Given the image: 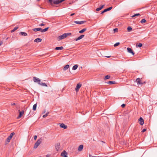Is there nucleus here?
I'll use <instances>...</instances> for the list:
<instances>
[{"label": "nucleus", "instance_id": "nucleus-1", "mask_svg": "<svg viewBox=\"0 0 157 157\" xmlns=\"http://www.w3.org/2000/svg\"><path fill=\"white\" fill-rule=\"evenodd\" d=\"M65 0H48V2L51 5H53V4L57 5L60 3L63 2Z\"/></svg>", "mask_w": 157, "mask_h": 157}, {"label": "nucleus", "instance_id": "nucleus-2", "mask_svg": "<svg viewBox=\"0 0 157 157\" xmlns=\"http://www.w3.org/2000/svg\"><path fill=\"white\" fill-rule=\"evenodd\" d=\"M71 33H64L62 35L59 36L57 37V39L58 40H60L66 38L67 36L71 35Z\"/></svg>", "mask_w": 157, "mask_h": 157}, {"label": "nucleus", "instance_id": "nucleus-3", "mask_svg": "<svg viewBox=\"0 0 157 157\" xmlns=\"http://www.w3.org/2000/svg\"><path fill=\"white\" fill-rule=\"evenodd\" d=\"M14 134L15 133L14 132H12L10 134V135L6 140L5 144V145L8 144V143L10 142V140L12 139V137Z\"/></svg>", "mask_w": 157, "mask_h": 157}, {"label": "nucleus", "instance_id": "nucleus-4", "mask_svg": "<svg viewBox=\"0 0 157 157\" xmlns=\"http://www.w3.org/2000/svg\"><path fill=\"white\" fill-rule=\"evenodd\" d=\"M42 140V139L41 138H40L38 139L35 143L34 145V148L35 149L39 145V144H40L41 143Z\"/></svg>", "mask_w": 157, "mask_h": 157}, {"label": "nucleus", "instance_id": "nucleus-5", "mask_svg": "<svg viewBox=\"0 0 157 157\" xmlns=\"http://www.w3.org/2000/svg\"><path fill=\"white\" fill-rule=\"evenodd\" d=\"M33 80L35 82H37L39 84L40 82V80L38 78H36L35 77H33Z\"/></svg>", "mask_w": 157, "mask_h": 157}, {"label": "nucleus", "instance_id": "nucleus-6", "mask_svg": "<svg viewBox=\"0 0 157 157\" xmlns=\"http://www.w3.org/2000/svg\"><path fill=\"white\" fill-rule=\"evenodd\" d=\"M112 9V7L111 6V7H110L109 8H108L107 9H105L103 11H102L101 12V14H103L104 13L107 11H109L111 10Z\"/></svg>", "mask_w": 157, "mask_h": 157}, {"label": "nucleus", "instance_id": "nucleus-7", "mask_svg": "<svg viewBox=\"0 0 157 157\" xmlns=\"http://www.w3.org/2000/svg\"><path fill=\"white\" fill-rule=\"evenodd\" d=\"M82 85L81 84L78 83L77 84L76 88H75V91L76 92H78L80 88L82 86Z\"/></svg>", "mask_w": 157, "mask_h": 157}, {"label": "nucleus", "instance_id": "nucleus-8", "mask_svg": "<svg viewBox=\"0 0 157 157\" xmlns=\"http://www.w3.org/2000/svg\"><path fill=\"white\" fill-rule=\"evenodd\" d=\"M61 156L63 157H68L67 153L65 151H63L61 154Z\"/></svg>", "mask_w": 157, "mask_h": 157}, {"label": "nucleus", "instance_id": "nucleus-9", "mask_svg": "<svg viewBox=\"0 0 157 157\" xmlns=\"http://www.w3.org/2000/svg\"><path fill=\"white\" fill-rule=\"evenodd\" d=\"M136 81L137 82V84L142 85L144 84V83H142L140 79L139 78H137L136 79Z\"/></svg>", "mask_w": 157, "mask_h": 157}, {"label": "nucleus", "instance_id": "nucleus-10", "mask_svg": "<svg viewBox=\"0 0 157 157\" xmlns=\"http://www.w3.org/2000/svg\"><path fill=\"white\" fill-rule=\"evenodd\" d=\"M86 22V21H74V23L78 24H82L85 23Z\"/></svg>", "mask_w": 157, "mask_h": 157}, {"label": "nucleus", "instance_id": "nucleus-11", "mask_svg": "<svg viewBox=\"0 0 157 157\" xmlns=\"http://www.w3.org/2000/svg\"><path fill=\"white\" fill-rule=\"evenodd\" d=\"M59 124L60 125V127L61 128H63L64 129H66L67 127V126L65 125L63 123H59Z\"/></svg>", "mask_w": 157, "mask_h": 157}, {"label": "nucleus", "instance_id": "nucleus-12", "mask_svg": "<svg viewBox=\"0 0 157 157\" xmlns=\"http://www.w3.org/2000/svg\"><path fill=\"white\" fill-rule=\"evenodd\" d=\"M127 50L129 53L132 54L133 55H134L135 54L134 52H133L132 49L130 48H127Z\"/></svg>", "mask_w": 157, "mask_h": 157}, {"label": "nucleus", "instance_id": "nucleus-13", "mask_svg": "<svg viewBox=\"0 0 157 157\" xmlns=\"http://www.w3.org/2000/svg\"><path fill=\"white\" fill-rule=\"evenodd\" d=\"M19 116L17 117V118L18 119L21 117L22 115L24 114V110L22 111L21 112L20 110H19Z\"/></svg>", "mask_w": 157, "mask_h": 157}, {"label": "nucleus", "instance_id": "nucleus-14", "mask_svg": "<svg viewBox=\"0 0 157 157\" xmlns=\"http://www.w3.org/2000/svg\"><path fill=\"white\" fill-rule=\"evenodd\" d=\"M139 120L140 121V124L141 125H143L144 123V121L142 117H140L139 119Z\"/></svg>", "mask_w": 157, "mask_h": 157}, {"label": "nucleus", "instance_id": "nucleus-15", "mask_svg": "<svg viewBox=\"0 0 157 157\" xmlns=\"http://www.w3.org/2000/svg\"><path fill=\"white\" fill-rule=\"evenodd\" d=\"M84 36V35H82L79 36L78 38L75 39L74 40L76 41H78L82 38Z\"/></svg>", "mask_w": 157, "mask_h": 157}, {"label": "nucleus", "instance_id": "nucleus-16", "mask_svg": "<svg viewBox=\"0 0 157 157\" xmlns=\"http://www.w3.org/2000/svg\"><path fill=\"white\" fill-rule=\"evenodd\" d=\"M83 145L82 144L80 145L79 146L78 148V150L79 151H81L83 149Z\"/></svg>", "mask_w": 157, "mask_h": 157}, {"label": "nucleus", "instance_id": "nucleus-17", "mask_svg": "<svg viewBox=\"0 0 157 157\" xmlns=\"http://www.w3.org/2000/svg\"><path fill=\"white\" fill-rule=\"evenodd\" d=\"M42 40V39H41L37 38L34 40V42H35L39 43L41 42Z\"/></svg>", "mask_w": 157, "mask_h": 157}, {"label": "nucleus", "instance_id": "nucleus-18", "mask_svg": "<svg viewBox=\"0 0 157 157\" xmlns=\"http://www.w3.org/2000/svg\"><path fill=\"white\" fill-rule=\"evenodd\" d=\"M32 30L34 32H37L40 31L41 32L42 29L41 28H35L33 29Z\"/></svg>", "mask_w": 157, "mask_h": 157}, {"label": "nucleus", "instance_id": "nucleus-19", "mask_svg": "<svg viewBox=\"0 0 157 157\" xmlns=\"http://www.w3.org/2000/svg\"><path fill=\"white\" fill-rule=\"evenodd\" d=\"M104 6L105 5H103L101 6L100 7L97 8L96 10V11H98L100 10L103 8Z\"/></svg>", "mask_w": 157, "mask_h": 157}, {"label": "nucleus", "instance_id": "nucleus-20", "mask_svg": "<svg viewBox=\"0 0 157 157\" xmlns=\"http://www.w3.org/2000/svg\"><path fill=\"white\" fill-rule=\"evenodd\" d=\"M63 49V48L62 46L59 47H56L55 48V49L56 50H61Z\"/></svg>", "mask_w": 157, "mask_h": 157}, {"label": "nucleus", "instance_id": "nucleus-21", "mask_svg": "<svg viewBox=\"0 0 157 157\" xmlns=\"http://www.w3.org/2000/svg\"><path fill=\"white\" fill-rule=\"evenodd\" d=\"M69 67V65L68 64L66 65L63 69V70L64 71H65Z\"/></svg>", "mask_w": 157, "mask_h": 157}, {"label": "nucleus", "instance_id": "nucleus-22", "mask_svg": "<svg viewBox=\"0 0 157 157\" xmlns=\"http://www.w3.org/2000/svg\"><path fill=\"white\" fill-rule=\"evenodd\" d=\"M86 30V28H85L80 31H79V33H82Z\"/></svg>", "mask_w": 157, "mask_h": 157}, {"label": "nucleus", "instance_id": "nucleus-23", "mask_svg": "<svg viewBox=\"0 0 157 157\" xmlns=\"http://www.w3.org/2000/svg\"><path fill=\"white\" fill-rule=\"evenodd\" d=\"M116 83V82L114 81H109L107 83L109 84H114Z\"/></svg>", "mask_w": 157, "mask_h": 157}, {"label": "nucleus", "instance_id": "nucleus-24", "mask_svg": "<svg viewBox=\"0 0 157 157\" xmlns=\"http://www.w3.org/2000/svg\"><path fill=\"white\" fill-rule=\"evenodd\" d=\"M78 65H75L74 66L72 67V70H76L78 68Z\"/></svg>", "mask_w": 157, "mask_h": 157}, {"label": "nucleus", "instance_id": "nucleus-25", "mask_svg": "<svg viewBox=\"0 0 157 157\" xmlns=\"http://www.w3.org/2000/svg\"><path fill=\"white\" fill-rule=\"evenodd\" d=\"M49 28V27H48L47 28H45L44 29H42L41 32L43 33V32H45L47 31L48 30V29Z\"/></svg>", "mask_w": 157, "mask_h": 157}, {"label": "nucleus", "instance_id": "nucleus-26", "mask_svg": "<svg viewBox=\"0 0 157 157\" xmlns=\"http://www.w3.org/2000/svg\"><path fill=\"white\" fill-rule=\"evenodd\" d=\"M20 33L21 34V35L24 36H26L27 35V33L24 32H20Z\"/></svg>", "mask_w": 157, "mask_h": 157}, {"label": "nucleus", "instance_id": "nucleus-27", "mask_svg": "<svg viewBox=\"0 0 157 157\" xmlns=\"http://www.w3.org/2000/svg\"><path fill=\"white\" fill-rule=\"evenodd\" d=\"M37 106L36 103L34 104L33 106V109L34 111H35L36 110Z\"/></svg>", "mask_w": 157, "mask_h": 157}, {"label": "nucleus", "instance_id": "nucleus-28", "mask_svg": "<svg viewBox=\"0 0 157 157\" xmlns=\"http://www.w3.org/2000/svg\"><path fill=\"white\" fill-rule=\"evenodd\" d=\"M18 28V27H15L11 31V33H13Z\"/></svg>", "mask_w": 157, "mask_h": 157}, {"label": "nucleus", "instance_id": "nucleus-29", "mask_svg": "<svg viewBox=\"0 0 157 157\" xmlns=\"http://www.w3.org/2000/svg\"><path fill=\"white\" fill-rule=\"evenodd\" d=\"M39 84L40 85H41L42 86H45L46 87L47 86V85L46 84H45V83H44V82H40V83Z\"/></svg>", "mask_w": 157, "mask_h": 157}, {"label": "nucleus", "instance_id": "nucleus-30", "mask_svg": "<svg viewBox=\"0 0 157 157\" xmlns=\"http://www.w3.org/2000/svg\"><path fill=\"white\" fill-rule=\"evenodd\" d=\"M127 31L128 32H130L132 31V29L131 27L128 26L127 28Z\"/></svg>", "mask_w": 157, "mask_h": 157}, {"label": "nucleus", "instance_id": "nucleus-31", "mask_svg": "<svg viewBox=\"0 0 157 157\" xmlns=\"http://www.w3.org/2000/svg\"><path fill=\"white\" fill-rule=\"evenodd\" d=\"M142 46V44L141 43H139L136 44V47H141Z\"/></svg>", "mask_w": 157, "mask_h": 157}, {"label": "nucleus", "instance_id": "nucleus-32", "mask_svg": "<svg viewBox=\"0 0 157 157\" xmlns=\"http://www.w3.org/2000/svg\"><path fill=\"white\" fill-rule=\"evenodd\" d=\"M146 22V20L145 19H143L140 21V22L142 24L145 23Z\"/></svg>", "mask_w": 157, "mask_h": 157}, {"label": "nucleus", "instance_id": "nucleus-33", "mask_svg": "<svg viewBox=\"0 0 157 157\" xmlns=\"http://www.w3.org/2000/svg\"><path fill=\"white\" fill-rule=\"evenodd\" d=\"M59 144H57V146H56V148L57 151H58L59 149Z\"/></svg>", "mask_w": 157, "mask_h": 157}, {"label": "nucleus", "instance_id": "nucleus-34", "mask_svg": "<svg viewBox=\"0 0 157 157\" xmlns=\"http://www.w3.org/2000/svg\"><path fill=\"white\" fill-rule=\"evenodd\" d=\"M110 78V75H107L106 76H105V78H104V79H108L109 78Z\"/></svg>", "mask_w": 157, "mask_h": 157}, {"label": "nucleus", "instance_id": "nucleus-35", "mask_svg": "<svg viewBox=\"0 0 157 157\" xmlns=\"http://www.w3.org/2000/svg\"><path fill=\"white\" fill-rule=\"evenodd\" d=\"M140 14H139V13H136V14H134V15H132V17H136L137 16H140Z\"/></svg>", "mask_w": 157, "mask_h": 157}, {"label": "nucleus", "instance_id": "nucleus-36", "mask_svg": "<svg viewBox=\"0 0 157 157\" xmlns=\"http://www.w3.org/2000/svg\"><path fill=\"white\" fill-rule=\"evenodd\" d=\"M48 113H49L48 112L47 113L43 115V118L46 117H47L48 116Z\"/></svg>", "mask_w": 157, "mask_h": 157}, {"label": "nucleus", "instance_id": "nucleus-37", "mask_svg": "<svg viewBox=\"0 0 157 157\" xmlns=\"http://www.w3.org/2000/svg\"><path fill=\"white\" fill-rule=\"evenodd\" d=\"M120 43L119 42H117L114 45V47H116L120 44Z\"/></svg>", "mask_w": 157, "mask_h": 157}, {"label": "nucleus", "instance_id": "nucleus-38", "mask_svg": "<svg viewBox=\"0 0 157 157\" xmlns=\"http://www.w3.org/2000/svg\"><path fill=\"white\" fill-rule=\"evenodd\" d=\"M113 30L114 33L117 32L118 31V29L117 28H115L113 29Z\"/></svg>", "mask_w": 157, "mask_h": 157}, {"label": "nucleus", "instance_id": "nucleus-39", "mask_svg": "<svg viewBox=\"0 0 157 157\" xmlns=\"http://www.w3.org/2000/svg\"><path fill=\"white\" fill-rule=\"evenodd\" d=\"M125 106V105L124 104H123L121 105V106L122 108H124Z\"/></svg>", "mask_w": 157, "mask_h": 157}, {"label": "nucleus", "instance_id": "nucleus-40", "mask_svg": "<svg viewBox=\"0 0 157 157\" xmlns=\"http://www.w3.org/2000/svg\"><path fill=\"white\" fill-rule=\"evenodd\" d=\"M45 25V24L43 23H41L39 25V26H43Z\"/></svg>", "mask_w": 157, "mask_h": 157}, {"label": "nucleus", "instance_id": "nucleus-41", "mask_svg": "<svg viewBox=\"0 0 157 157\" xmlns=\"http://www.w3.org/2000/svg\"><path fill=\"white\" fill-rule=\"evenodd\" d=\"M146 130V129H145V128H144V129H143L142 130V132H145Z\"/></svg>", "mask_w": 157, "mask_h": 157}, {"label": "nucleus", "instance_id": "nucleus-42", "mask_svg": "<svg viewBox=\"0 0 157 157\" xmlns=\"http://www.w3.org/2000/svg\"><path fill=\"white\" fill-rule=\"evenodd\" d=\"M37 138V136L36 135L34 136V139L35 140H36Z\"/></svg>", "mask_w": 157, "mask_h": 157}, {"label": "nucleus", "instance_id": "nucleus-43", "mask_svg": "<svg viewBox=\"0 0 157 157\" xmlns=\"http://www.w3.org/2000/svg\"><path fill=\"white\" fill-rule=\"evenodd\" d=\"M11 105H15V103H11Z\"/></svg>", "mask_w": 157, "mask_h": 157}, {"label": "nucleus", "instance_id": "nucleus-44", "mask_svg": "<svg viewBox=\"0 0 157 157\" xmlns=\"http://www.w3.org/2000/svg\"><path fill=\"white\" fill-rule=\"evenodd\" d=\"M75 13H71V15H70V16H72L74 15L75 14Z\"/></svg>", "mask_w": 157, "mask_h": 157}, {"label": "nucleus", "instance_id": "nucleus-45", "mask_svg": "<svg viewBox=\"0 0 157 157\" xmlns=\"http://www.w3.org/2000/svg\"><path fill=\"white\" fill-rule=\"evenodd\" d=\"M2 43L3 42L2 41H0V46L1 45Z\"/></svg>", "mask_w": 157, "mask_h": 157}, {"label": "nucleus", "instance_id": "nucleus-46", "mask_svg": "<svg viewBox=\"0 0 157 157\" xmlns=\"http://www.w3.org/2000/svg\"><path fill=\"white\" fill-rule=\"evenodd\" d=\"M50 157V155H46V157Z\"/></svg>", "mask_w": 157, "mask_h": 157}, {"label": "nucleus", "instance_id": "nucleus-47", "mask_svg": "<svg viewBox=\"0 0 157 157\" xmlns=\"http://www.w3.org/2000/svg\"><path fill=\"white\" fill-rule=\"evenodd\" d=\"M106 57H107V58H110V57H111V56H105Z\"/></svg>", "mask_w": 157, "mask_h": 157}, {"label": "nucleus", "instance_id": "nucleus-48", "mask_svg": "<svg viewBox=\"0 0 157 157\" xmlns=\"http://www.w3.org/2000/svg\"><path fill=\"white\" fill-rule=\"evenodd\" d=\"M89 157H96V156H91L90 155Z\"/></svg>", "mask_w": 157, "mask_h": 157}, {"label": "nucleus", "instance_id": "nucleus-49", "mask_svg": "<svg viewBox=\"0 0 157 157\" xmlns=\"http://www.w3.org/2000/svg\"><path fill=\"white\" fill-rule=\"evenodd\" d=\"M142 83H144V84H145V82H142Z\"/></svg>", "mask_w": 157, "mask_h": 157}, {"label": "nucleus", "instance_id": "nucleus-50", "mask_svg": "<svg viewBox=\"0 0 157 157\" xmlns=\"http://www.w3.org/2000/svg\"><path fill=\"white\" fill-rule=\"evenodd\" d=\"M40 0H37V1H39Z\"/></svg>", "mask_w": 157, "mask_h": 157}, {"label": "nucleus", "instance_id": "nucleus-51", "mask_svg": "<svg viewBox=\"0 0 157 157\" xmlns=\"http://www.w3.org/2000/svg\"><path fill=\"white\" fill-rule=\"evenodd\" d=\"M41 157L40 156H39V157Z\"/></svg>", "mask_w": 157, "mask_h": 157}]
</instances>
